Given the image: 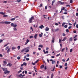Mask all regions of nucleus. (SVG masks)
<instances>
[{"label":"nucleus","mask_w":78,"mask_h":78,"mask_svg":"<svg viewBox=\"0 0 78 78\" xmlns=\"http://www.w3.org/2000/svg\"><path fill=\"white\" fill-rule=\"evenodd\" d=\"M62 61H63V62H65V61H66V60L64 59H63L62 60Z\"/></svg>","instance_id":"obj_55"},{"label":"nucleus","mask_w":78,"mask_h":78,"mask_svg":"<svg viewBox=\"0 0 78 78\" xmlns=\"http://www.w3.org/2000/svg\"><path fill=\"white\" fill-rule=\"evenodd\" d=\"M2 23H5V24H6V25H9V24H10L11 23V22H8V21H2L1 22Z\"/></svg>","instance_id":"obj_2"},{"label":"nucleus","mask_w":78,"mask_h":78,"mask_svg":"<svg viewBox=\"0 0 78 78\" xmlns=\"http://www.w3.org/2000/svg\"><path fill=\"white\" fill-rule=\"evenodd\" d=\"M27 61H29V60H30V59L29 58H26V59Z\"/></svg>","instance_id":"obj_48"},{"label":"nucleus","mask_w":78,"mask_h":78,"mask_svg":"<svg viewBox=\"0 0 78 78\" xmlns=\"http://www.w3.org/2000/svg\"><path fill=\"white\" fill-rule=\"evenodd\" d=\"M16 48V47H12V50H15Z\"/></svg>","instance_id":"obj_25"},{"label":"nucleus","mask_w":78,"mask_h":78,"mask_svg":"<svg viewBox=\"0 0 78 78\" xmlns=\"http://www.w3.org/2000/svg\"><path fill=\"white\" fill-rule=\"evenodd\" d=\"M42 4H41L40 5V7H42Z\"/></svg>","instance_id":"obj_50"},{"label":"nucleus","mask_w":78,"mask_h":78,"mask_svg":"<svg viewBox=\"0 0 78 78\" xmlns=\"http://www.w3.org/2000/svg\"><path fill=\"white\" fill-rule=\"evenodd\" d=\"M66 39H67V38L66 37H65L62 41H65Z\"/></svg>","instance_id":"obj_22"},{"label":"nucleus","mask_w":78,"mask_h":78,"mask_svg":"<svg viewBox=\"0 0 78 78\" xmlns=\"http://www.w3.org/2000/svg\"><path fill=\"white\" fill-rule=\"evenodd\" d=\"M9 48V46H7V47L5 48V50H8V49Z\"/></svg>","instance_id":"obj_26"},{"label":"nucleus","mask_w":78,"mask_h":78,"mask_svg":"<svg viewBox=\"0 0 78 78\" xmlns=\"http://www.w3.org/2000/svg\"><path fill=\"white\" fill-rule=\"evenodd\" d=\"M3 62L4 63V64H3V66H5L7 64V62L6 61H3Z\"/></svg>","instance_id":"obj_6"},{"label":"nucleus","mask_w":78,"mask_h":78,"mask_svg":"<svg viewBox=\"0 0 78 78\" xmlns=\"http://www.w3.org/2000/svg\"><path fill=\"white\" fill-rule=\"evenodd\" d=\"M34 18L33 16H32L31 18L29 19V23H32V21H33V20H34Z\"/></svg>","instance_id":"obj_3"},{"label":"nucleus","mask_w":78,"mask_h":78,"mask_svg":"<svg viewBox=\"0 0 78 78\" xmlns=\"http://www.w3.org/2000/svg\"><path fill=\"white\" fill-rule=\"evenodd\" d=\"M54 76V75H53V73H52V74L51 75V78H53V76Z\"/></svg>","instance_id":"obj_29"},{"label":"nucleus","mask_w":78,"mask_h":78,"mask_svg":"<svg viewBox=\"0 0 78 78\" xmlns=\"http://www.w3.org/2000/svg\"><path fill=\"white\" fill-rule=\"evenodd\" d=\"M20 72H22V70H20L18 72V73H20Z\"/></svg>","instance_id":"obj_47"},{"label":"nucleus","mask_w":78,"mask_h":78,"mask_svg":"<svg viewBox=\"0 0 78 78\" xmlns=\"http://www.w3.org/2000/svg\"><path fill=\"white\" fill-rule=\"evenodd\" d=\"M67 66V63H66L65 64V66Z\"/></svg>","instance_id":"obj_43"},{"label":"nucleus","mask_w":78,"mask_h":78,"mask_svg":"<svg viewBox=\"0 0 78 78\" xmlns=\"http://www.w3.org/2000/svg\"><path fill=\"white\" fill-rule=\"evenodd\" d=\"M3 17H8V15H5L3 16Z\"/></svg>","instance_id":"obj_28"},{"label":"nucleus","mask_w":78,"mask_h":78,"mask_svg":"<svg viewBox=\"0 0 78 78\" xmlns=\"http://www.w3.org/2000/svg\"><path fill=\"white\" fill-rule=\"evenodd\" d=\"M54 31L55 32H56V31H59V29L57 28L55 30H54Z\"/></svg>","instance_id":"obj_21"},{"label":"nucleus","mask_w":78,"mask_h":78,"mask_svg":"<svg viewBox=\"0 0 78 78\" xmlns=\"http://www.w3.org/2000/svg\"><path fill=\"white\" fill-rule=\"evenodd\" d=\"M23 65L25 66H27V63L26 62H24L23 63Z\"/></svg>","instance_id":"obj_30"},{"label":"nucleus","mask_w":78,"mask_h":78,"mask_svg":"<svg viewBox=\"0 0 78 78\" xmlns=\"http://www.w3.org/2000/svg\"><path fill=\"white\" fill-rule=\"evenodd\" d=\"M72 28V26H70L68 27V29H71V28Z\"/></svg>","instance_id":"obj_51"},{"label":"nucleus","mask_w":78,"mask_h":78,"mask_svg":"<svg viewBox=\"0 0 78 78\" xmlns=\"http://www.w3.org/2000/svg\"><path fill=\"white\" fill-rule=\"evenodd\" d=\"M73 33H76V30H74L73 31Z\"/></svg>","instance_id":"obj_61"},{"label":"nucleus","mask_w":78,"mask_h":78,"mask_svg":"<svg viewBox=\"0 0 78 78\" xmlns=\"http://www.w3.org/2000/svg\"><path fill=\"white\" fill-rule=\"evenodd\" d=\"M2 70H3V71H5L4 72V73L5 74H6L7 73H9L10 72L9 71H7V68H2Z\"/></svg>","instance_id":"obj_1"},{"label":"nucleus","mask_w":78,"mask_h":78,"mask_svg":"<svg viewBox=\"0 0 78 78\" xmlns=\"http://www.w3.org/2000/svg\"><path fill=\"white\" fill-rule=\"evenodd\" d=\"M10 51V48H9L7 50V53H9V52Z\"/></svg>","instance_id":"obj_18"},{"label":"nucleus","mask_w":78,"mask_h":78,"mask_svg":"<svg viewBox=\"0 0 78 78\" xmlns=\"http://www.w3.org/2000/svg\"><path fill=\"white\" fill-rule=\"evenodd\" d=\"M70 3H73V1L72 0H70Z\"/></svg>","instance_id":"obj_39"},{"label":"nucleus","mask_w":78,"mask_h":78,"mask_svg":"<svg viewBox=\"0 0 78 78\" xmlns=\"http://www.w3.org/2000/svg\"><path fill=\"white\" fill-rule=\"evenodd\" d=\"M16 77L18 78H20L22 76V74H20V75H16Z\"/></svg>","instance_id":"obj_5"},{"label":"nucleus","mask_w":78,"mask_h":78,"mask_svg":"<svg viewBox=\"0 0 78 78\" xmlns=\"http://www.w3.org/2000/svg\"><path fill=\"white\" fill-rule=\"evenodd\" d=\"M61 39H59V44L61 43Z\"/></svg>","instance_id":"obj_49"},{"label":"nucleus","mask_w":78,"mask_h":78,"mask_svg":"<svg viewBox=\"0 0 78 78\" xmlns=\"http://www.w3.org/2000/svg\"><path fill=\"white\" fill-rule=\"evenodd\" d=\"M39 61V60L38 59L36 61H35V64H36V63H37V62H38Z\"/></svg>","instance_id":"obj_27"},{"label":"nucleus","mask_w":78,"mask_h":78,"mask_svg":"<svg viewBox=\"0 0 78 78\" xmlns=\"http://www.w3.org/2000/svg\"><path fill=\"white\" fill-rule=\"evenodd\" d=\"M9 66V67H11L12 66V64L11 63H8L6 66Z\"/></svg>","instance_id":"obj_9"},{"label":"nucleus","mask_w":78,"mask_h":78,"mask_svg":"<svg viewBox=\"0 0 78 78\" xmlns=\"http://www.w3.org/2000/svg\"><path fill=\"white\" fill-rule=\"evenodd\" d=\"M15 18H12L10 19V20L11 21H13L14 20H15Z\"/></svg>","instance_id":"obj_19"},{"label":"nucleus","mask_w":78,"mask_h":78,"mask_svg":"<svg viewBox=\"0 0 78 78\" xmlns=\"http://www.w3.org/2000/svg\"><path fill=\"white\" fill-rule=\"evenodd\" d=\"M47 9V6H46L45 7V9Z\"/></svg>","instance_id":"obj_62"},{"label":"nucleus","mask_w":78,"mask_h":78,"mask_svg":"<svg viewBox=\"0 0 78 78\" xmlns=\"http://www.w3.org/2000/svg\"><path fill=\"white\" fill-rule=\"evenodd\" d=\"M49 30V28L48 27H46L45 29L46 31H48Z\"/></svg>","instance_id":"obj_11"},{"label":"nucleus","mask_w":78,"mask_h":78,"mask_svg":"<svg viewBox=\"0 0 78 78\" xmlns=\"http://www.w3.org/2000/svg\"><path fill=\"white\" fill-rule=\"evenodd\" d=\"M13 30L14 31H17V29L16 28H13Z\"/></svg>","instance_id":"obj_40"},{"label":"nucleus","mask_w":78,"mask_h":78,"mask_svg":"<svg viewBox=\"0 0 78 78\" xmlns=\"http://www.w3.org/2000/svg\"><path fill=\"white\" fill-rule=\"evenodd\" d=\"M61 9L62 10H64V9H65V7H63V8H62Z\"/></svg>","instance_id":"obj_36"},{"label":"nucleus","mask_w":78,"mask_h":78,"mask_svg":"<svg viewBox=\"0 0 78 78\" xmlns=\"http://www.w3.org/2000/svg\"><path fill=\"white\" fill-rule=\"evenodd\" d=\"M24 50H26L25 52H26V53H28V52L29 51H30L29 50V49H28V48H24Z\"/></svg>","instance_id":"obj_7"},{"label":"nucleus","mask_w":78,"mask_h":78,"mask_svg":"<svg viewBox=\"0 0 78 78\" xmlns=\"http://www.w3.org/2000/svg\"><path fill=\"white\" fill-rule=\"evenodd\" d=\"M76 16H78V13H76Z\"/></svg>","instance_id":"obj_64"},{"label":"nucleus","mask_w":78,"mask_h":78,"mask_svg":"<svg viewBox=\"0 0 78 78\" xmlns=\"http://www.w3.org/2000/svg\"><path fill=\"white\" fill-rule=\"evenodd\" d=\"M60 69H61L62 68V66H61V65H60Z\"/></svg>","instance_id":"obj_45"},{"label":"nucleus","mask_w":78,"mask_h":78,"mask_svg":"<svg viewBox=\"0 0 78 78\" xmlns=\"http://www.w3.org/2000/svg\"><path fill=\"white\" fill-rule=\"evenodd\" d=\"M64 27L66 28H67V25H65L64 26Z\"/></svg>","instance_id":"obj_44"},{"label":"nucleus","mask_w":78,"mask_h":78,"mask_svg":"<svg viewBox=\"0 0 78 78\" xmlns=\"http://www.w3.org/2000/svg\"><path fill=\"white\" fill-rule=\"evenodd\" d=\"M65 24H66L65 23H63L62 24V26L64 27V25H65Z\"/></svg>","instance_id":"obj_32"},{"label":"nucleus","mask_w":78,"mask_h":78,"mask_svg":"<svg viewBox=\"0 0 78 78\" xmlns=\"http://www.w3.org/2000/svg\"><path fill=\"white\" fill-rule=\"evenodd\" d=\"M56 2L55 0H53L52 1V5L53 6V4H54V3Z\"/></svg>","instance_id":"obj_12"},{"label":"nucleus","mask_w":78,"mask_h":78,"mask_svg":"<svg viewBox=\"0 0 78 78\" xmlns=\"http://www.w3.org/2000/svg\"><path fill=\"white\" fill-rule=\"evenodd\" d=\"M46 53H48V51H46L45 52V54H46Z\"/></svg>","instance_id":"obj_53"},{"label":"nucleus","mask_w":78,"mask_h":78,"mask_svg":"<svg viewBox=\"0 0 78 78\" xmlns=\"http://www.w3.org/2000/svg\"><path fill=\"white\" fill-rule=\"evenodd\" d=\"M52 42L53 43H54L55 42V38H52Z\"/></svg>","instance_id":"obj_24"},{"label":"nucleus","mask_w":78,"mask_h":78,"mask_svg":"<svg viewBox=\"0 0 78 78\" xmlns=\"http://www.w3.org/2000/svg\"><path fill=\"white\" fill-rule=\"evenodd\" d=\"M62 35L63 36H66V34H63Z\"/></svg>","instance_id":"obj_56"},{"label":"nucleus","mask_w":78,"mask_h":78,"mask_svg":"<svg viewBox=\"0 0 78 78\" xmlns=\"http://www.w3.org/2000/svg\"><path fill=\"white\" fill-rule=\"evenodd\" d=\"M3 41V40H0V43L2 42Z\"/></svg>","instance_id":"obj_37"},{"label":"nucleus","mask_w":78,"mask_h":78,"mask_svg":"<svg viewBox=\"0 0 78 78\" xmlns=\"http://www.w3.org/2000/svg\"><path fill=\"white\" fill-rule=\"evenodd\" d=\"M60 54H58L56 56L57 57V56H60Z\"/></svg>","instance_id":"obj_58"},{"label":"nucleus","mask_w":78,"mask_h":78,"mask_svg":"<svg viewBox=\"0 0 78 78\" xmlns=\"http://www.w3.org/2000/svg\"><path fill=\"white\" fill-rule=\"evenodd\" d=\"M0 14H2V15H5L6 13H5V12H0Z\"/></svg>","instance_id":"obj_14"},{"label":"nucleus","mask_w":78,"mask_h":78,"mask_svg":"<svg viewBox=\"0 0 78 78\" xmlns=\"http://www.w3.org/2000/svg\"><path fill=\"white\" fill-rule=\"evenodd\" d=\"M39 36L40 37H42V34H39Z\"/></svg>","instance_id":"obj_46"},{"label":"nucleus","mask_w":78,"mask_h":78,"mask_svg":"<svg viewBox=\"0 0 78 78\" xmlns=\"http://www.w3.org/2000/svg\"><path fill=\"white\" fill-rule=\"evenodd\" d=\"M17 58L18 60H19L20 59V56H18V57H17Z\"/></svg>","instance_id":"obj_41"},{"label":"nucleus","mask_w":78,"mask_h":78,"mask_svg":"<svg viewBox=\"0 0 78 78\" xmlns=\"http://www.w3.org/2000/svg\"><path fill=\"white\" fill-rule=\"evenodd\" d=\"M37 34H36L34 36V39H37Z\"/></svg>","instance_id":"obj_15"},{"label":"nucleus","mask_w":78,"mask_h":78,"mask_svg":"<svg viewBox=\"0 0 78 78\" xmlns=\"http://www.w3.org/2000/svg\"><path fill=\"white\" fill-rule=\"evenodd\" d=\"M25 50V49H23L21 50V52L22 53V52H23V51H24Z\"/></svg>","instance_id":"obj_33"},{"label":"nucleus","mask_w":78,"mask_h":78,"mask_svg":"<svg viewBox=\"0 0 78 78\" xmlns=\"http://www.w3.org/2000/svg\"><path fill=\"white\" fill-rule=\"evenodd\" d=\"M55 25H56V26H58V23H55Z\"/></svg>","instance_id":"obj_52"},{"label":"nucleus","mask_w":78,"mask_h":78,"mask_svg":"<svg viewBox=\"0 0 78 78\" xmlns=\"http://www.w3.org/2000/svg\"><path fill=\"white\" fill-rule=\"evenodd\" d=\"M29 42H30V40L27 39L26 41V42L25 45H27L28 44V43Z\"/></svg>","instance_id":"obj_8"},{"label":"nucleus","mask_w":78,"mask_h":78,"mask_svg":"<svg viewBox=\"0 0 78 78\" xmlns=\"http://www.w3.org/2000/svg\"><path fill=\"white\" fill-rule=\"evenodd\" d=\"M30 39H31L32 38H33V36H31L30 37Z\"/></svg>","instance_id":"obj_35"},{"label":"nucleus","mask_w":78,"mask_h":78,"mask_svg":"<svg viewBox=\"0 0 78 78\" xmlns=\"http://www.w3.org/2000/svg\"><path fill=\"white\" fill-rule=\"evenodd\" d=\"M9 44V43H7V44H5V45H4V47H6V46H7V45H8V44Z\"/></svg>","instance_id":"obj_42"},{"label":"nucleus","mask_w":78,"mask_h":78,"mask_svg":"<svg viewBox=\"0 0 78 78\" xmlns=\"http://www.w3.org/2000/svg\"><path fill=\"white\" fill-rule=\"evenodd\" d=\"M58 2L59 3H60L61 5H64V2H62L61 1H58Z\"/></svg>","instance_id":"obj_10"},{"label":"nucleus","mask_w":78,"mask_h":78,"mask_svg":"<svg viewBox=\"0 0 78 78\" xmlns=\"http://www.w3.org/2000/svg\"><path fill=\"white\" fill-rule=\"evenodd\" d=\"M72 50H73V49H71L70 50V52L71 53V52H72Z\"/></svg>","instance_id":"obj_59"},{"label":"nucleus","mask_w":78,"mask_h":78,"mask_svg":"<svg viewBox=\"0 0 78 78\" xmlns=\"http://www.w3.org/2000/svg\"><path fill=\"white\" fill-rule=\"evenodd\" d=\"M65 50V48H63L62 49V50L61 51L62 52H63L64 51V50Z\"/></svg>","instance_id":"obj_31"},{"label":"nucleus","mask_w":78,"mask_h":78,"mask_svg":"<svg viewBox=\"0 0 78 78\" xmlns=\"http://www.w3.org/2000/svg\"><path fill=\"white\" fill-rule=\"evenodd\" d=\"M76 28H78V24H76Z\"/></svg>","instance_id":"obj_63"},{"label":"nucleus","mask_w":78,"mask_h":78,"mask_svg":"<svg viewBox=\"0 0 78 78\" xmlns=\"http://www.w3.org/2000/svg\"><path fill=\"white\" fill-rule=\"evenodd\" d=\"M39 28L41 29H42V28H44V26H43V25H41V26L39 27Z\"/></svg>","instance_id":"obj_13"},{"label":"nucleus","mask_w":78,"mask_h":78,"mask_svg":"<svg viewBox=\"0 0 78 78\" xmlns=\"http://www.w3.org/2000/svg\"><path fill=\"white\" fill-rule=\"evenodd\" d=\"M75 25H76V22H75V23H74V27H75Z\"/></svg>","instance_id":"obj_57"},{"label":"nucleus","mask_w":78,"mask_h":78,"mask_svg":"<svg viewBox=\"0 0 78 78\" xmlns=\"http://www.w3.org/2000/svg\"><path fill=\"white\" fill-rule=\"evenodd\" d=\"M66 31L67 32V33H69V30L68 29H66Z\"/></svg>","instance_id":"obj_38"},{"label":"nucleus","mask_w":78,"mask_h":78,"mask_svg":"<svg viewBox=\"0 0 78 78\" xmlns=\"http://www.w3.org/2000/svg\"><path fill=\"white\" fill-rule=\"evenodd\" d=\"M11 25L12 27L13 26L14 28H16L17 27V24H14V23H11Z\"/></svg>","instance_id":"obj_4"},{"label":"nucleus","mask_w":78,"mask_h":78,"mask_svg":"<svg viewBox=\"0 0 78 78\" xmlns=\"http://www.w3.org/2000/svg\"><path fill=\"white\" fill-rule=\"evenodd\" d=\"M72 40H73V38L72 37H71L69 38V41H72Z\"/></svg>","instance_id":"obj_16"},{"label":"nucleus","mask_w":78,"mask_h":78,"mask_svg":"<svg viewBox=\"0 0 78 78\" xmlns=\"http://www.w3.org/2000/svg\"><path fill=\"white\" fill-rule=\"evenodd\" d=\"M18 50H20V46H18L17 47Z\"/></svg>","instance_id":"obj_34"},{"label":"nucleus","mask_w":78,"mask_h":78,"mask_svg":"<svg viewBox=\"0 0 78 78\" xmlns=\"http://www.w3.org/2000/svg\"><path fill=\"white\" fill-rule=\"evenodd\" d=\"M32 65H35V63H33V62H32Z\"/></svg>","instance_id":"obj_60"},{"label":"nucleus","mask_w":78,"mask_h":78,"mask_svg":"<svg viewBox=\"0 0 78 78\" xmlns=\"http://www.w3.org/2000/svg\"><path fill=\"white\" fill-rule=\"evenodd\" d=\"M17 1L18 2H20L21 1V0H17Z\"/></svg>","instance_id":"obj_54"},{"label":"nucleus","mask_w":78,"mask_h":78,"mask_svg":"<svg viewBox=\"0 0 78 78\" xmlns=\"http://www.w3.org/2000/svg\"><path fill=\"white\" fill-rule=\"evenodd\" d=\"M39 47H41V48H43V45L41 44H40L38 46Z\"/></svg>","instance_id":"obj_20"},{"label":"nucleus","mask_w":78,"mask_h":78,"mask_svg":"<svg viewBox=\"0 0 78 78\" xmlns=\"http://www.w3.org/2000/svg\"><path fill=\"white\" fill-rule=\"evenodd\" d=\"M55 63V61L54 60H53L52 61V64H54Z\"/></svg>","instance_id":"obj_23"},{"label":"nucleus","mask_w":78,"mask_h":78,"mask_svg":"<svg viewBox=\"0 0 78 78\" xmlns=\"http://www.w3.org/2000/svg\"><path fill=\"white\" fill-rule=\"evenodd\" d=\"M44 65H43L42 66H41V69H44Z\"/></svg>","instance_id":"obj_17"}]
</instances>
